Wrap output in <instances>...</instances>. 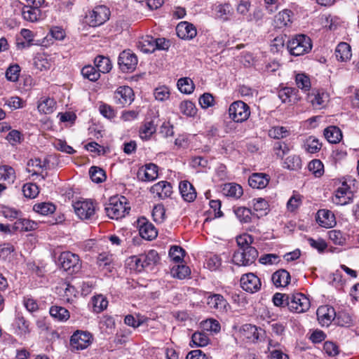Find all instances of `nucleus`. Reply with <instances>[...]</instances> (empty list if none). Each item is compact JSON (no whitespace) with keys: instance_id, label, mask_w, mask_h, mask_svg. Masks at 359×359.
<instances>
[{"instance_id":"obj_1","label":"nucleus","mask_w":359,"mask_h":359,"mask_svg":"<svg viewBox=\"0 0 359 359\" xmlns=\"http://www.w3.org/2000/svg\"><path fill=\"white\" fill-rule=\"evenodd\" d=\"M105 212L107 216L113 219H118L128 214L130 207L127 198L124 196L111 197L105 205Z\"/></svg>"},{"instance_id":"obj_2","label":"nucleus","mask_w":359,"mask_h":359,"mask_svg":"<svg viewBox=\"0 0 359 359\" xmlns=\"http://www.w3.org/2000/svg\"><path fill=\"white\" fill-rule=\"evenodd\" d=\"M312 48L310 38L304 34L295 36L287 43L290 53L295 56L302 55L309 53Z\"/></svg>"},{"instance_id":"obj_3","label":"nucleus","mask_w":359,"mask_h":359,"mask_svg":"<svg viewBox=\"0 0 359 359\" xmlns=\"http://www.w3.org/2000/svg\"><path fill=\"white\" fill-rule=\"evenodd\" d=\"M228 112L231 120L240 123L246 121L251 114L248 104L241 100L233 102L229 105Z\"/></svg>"},{"instance_id":"obj_4","label":"nucleus","mask_w":359,"mask_h":359,"mask_svg":"<svg viewBox=\"0 0 359 359\" xmlns=\"http://www.w3.org/2000/svg\"><path fill=\"white\" fill-rule=\"evenodd\" d=\"M27 4L22 10V15L24 20L32 22L41 20L43 16L40 6L43 4L44 0H26Z\"/></svg>"},{"instance_id":"obj_5","label":"nucleus","mask_w":359,"mask_h":359,"mask_svg":"<svg viewBox=\"0 0 359 359\" xmlns=\"http://www.w3.org/2000/svg\"><path fill=\"white\" fill-rule=\"evenodd\" d=\"M59 261L61 267L69 273H77L81 268L79 255L69 251L62 252Z\"/></svg>"},{"instance_id":"obj_6","label":"nucleus","mask_w":359,"mask_h":359,"mask_svg":"<svg viewBox=\"0 0 359 359\" xmlns=\"http://www.w3.org/2000/svg\"><path fill=\"white\" fill-rule=\"evenodd\" d=\"M258 257L255 248H247L245 250H236L233 255L232 261L238 266H247L255 262Z\"/></svg>"},{"instance_id":"obj_7","label":"nucleus","mask_w":359,"mask_h":359,"mask_svg":"<svg viewBox=\"0 0 359 359\" xmlns=\"http://www.w3.org/2000/svg\"><path fill=\"white\" fill-rule=\"evenodd\" d=\"M288 299L289 302L287 303V306L292 312L304 313L310 308L309 299L302 293L291 294Z\"/></svg>"},{"instance_id":"obj_8","label":"nucleus","mask_w":359,"mask_h":359,"mask_svg":"<svg viewBox=\"0 0 359 359\" xmlns=\"http://www.w3.org/2000/svg\"><path fill=\"white\" fill-rule=\"evenodd\" d=\"M137 62V55L130 50L122 51L118 56V65L123 72H133L135 70Z\"/></svg>"},{"instance_id":"obj_9","label":"nucleus","mask_w":359,"mask_h":359,"mask_svg":"<svg viewBox=\"0 0 359 359\" xmlns=\"http://www.w3.org/2000/svg\"><path fill=\"white\" fill-rule=\"evenodd\" d=\"M74 212L81 219H92L95 214V206L91 201H79L73 205Z\"/></svg>"},{"instance_id":"obj_10","label":"nucleus","mask_w":359,"mask_h":359,"mask_svg":"<svg viewBox=\"0 0 359 359\" xmlns=\"http://www.w3.org/2000/svg\"><path fill=\"white\" fill-rule=\"evenodd\" d=\"M92 335L87 331L77 330L70 339V345L73 349L83 350L91 344Z\"/></svg>"},{"instance_id":"obj_11","label":"nucleus","mask_w":359,"mask_h":359,"mask_svg":"<svg viewBox=\"0 0 359 359\" xmlns=\"http://www.w3.org/2000/svg\"><path fill=\"white\" fill-rule=\"evenodd\" d=\"M109 15L110 11L107 6H96L88 17V23L92 27L100 26L109 19Z\"/></svg>"},{"instance_id":"obj_12","label":"nucleus","mask_w":359,"mask_h":359,"mask_svg":"<svg viewBox=\"0 0 359 359\" xmlns=\"http://www.w3.org/2000/svg\"><path fill=\"white\" fill-rule=\"evenodd\" d=\"M353 196L350 187L346 182H343L335 191L332 201L337 205H345L351 201Z\"/></svg>"},{"instance_id":"obj_13","label":"nucleus","mask_w":359,"mask_h":359,"mask_svg":"<svg viewBox=\"0 0 359 359\" xmlns=\"http://www.w3.org/2000/svg\"><path fill=\"white\" fill-rule=\"evenodd\" d=\"M240 281L241 287L246 292L255 293L261 288L260 279L252 273L243 275Z\"/></svg>"},{"instance_id":"obj_14","label":"nucleus","mask_w":359,"mask_h":359,"mask_svg":"<svg viewBox=\"0 0 359 359\" xmlns=\"http://www.w3.org/2000/svg\"><path fill=\"white\" fill-rule=\"evenodd\" d=\"M133 90L129 86H120L114 93V100L116 104L125 106L130 104L133 100Z\"/></svg>"},{"instance_id":"obj_15","label":"nucleus","mask_w":359,"mask_h":359,"mask_svg":"<svg viewBox=\"0 0 359 359\" xmlns=\"http://www.w3.org/2000/svg\"><path fill=\"white\" fill-rule=\"evenodd\" d=\"M318 320L323 326H328L336 317V312L332 306L324 305L316 311Z\"/></svg>"},{"instance_id":"obj_16","label":"nucleus","mask_w":359,"mask_h":359,"mask_svg":"<svg viewBox=\"0 0 359 359\" xmlns=\"http://www.w3.org/2000/svg\"><path fill=\"white\" fill-rule=\"evenodd\" d=\"M308 98L313 107L322 109L329 101V94L323 90H313Z\"/></svg>"},{"instance_id":"obj_17","label":"nucleus","mask_w":359,"mask_h":359,"mask_svg":"<svg viewBox=\"0 0 359 359\" xmlns=\"http://www.w3.org/2000/svg\"><path fill=\"white\" fill-rule=\"evenodd\" d=\"M207 304L210 309L219 313L226 312L227 307L229 306L227 301L219 294H212L208 296Z\"/></svg>"},{"instance_id":"obj_18","label":"nucleus","mask_w":359,"mask_h":359,"mask_svg":"<svg viewBox=\"0 0 359 359\" xmlns=\"http://www.w3.org/2000/svg\"><path fill=\"white\" fill-rule=\"evenodd\" d=\"M178 37L182 39H192L197 34L196 27L188 22H181L176 27Z\"/></svg>"},{"instance_id":"obj_19","label":"nucleus","mask_w":359,"mask_h":359,"mask_svg":"<svg viewBox=\"0 0 359 359\" xmlns=\"http://www.w3.org/2000/svg\"><path fill=\"white\" fill-rule=\"evenodd\" d=\"M137 177L142 181H153L158 177V166L154 163L147 164L138 170Z\"/></svg>"},{"instance_id":"obj_20","label":"nucleus","mask_w":359,"mask_h":359,"mask_svg":"<svg viewBox=\"0 0 359 359\" xmlns=\"http://www.w3.org/2000/svg\"><path fill=\"white\" fill-rule=\"evenodd\" d=\"M150 191L154 194H156L161 199L170 196L172 192L171 184L166 181H161L154 184L151 187Z\"/></svg>"},{"instance_id":"obj_21","label":"nucleus","mask_w":359,"mask_h":359,"mask_svg":"<svg viewBox=\"0 0 359 359\" xmlns=\"http://www.w3.org/2000/svg\"><path fill=\"white\" fill-rule=\"evenodd\" d=\"M316 220L321 226L325 228H331L336 224L334 214L324 209L318 211Z\"/></svg>"},{"instance_id":"obj_22","label":"nucleus","mask_w":359,"mask_h":359,"mask_svg":"<svg viewBox=\"0 0 359 359\" xmlns=\"http://www.w3.org/2000/svg\"><path fill=\"white\" fill-rule=\"evenodd\" d=\"M179 189L182 198L187 202H192L196 198V191L194 186L188 181H182Z\"/></svg>"},{"instance_id":"obj_23","label":"nucleus","mask_w":359,"mask_h":359,"mask_svg":"<svg viewBox=\"0 0 359 359\" xmlns=\"http://www.w3.org/2000/svg\"><path fill=\"white\" fill-rule=\"evenodd\" d=\"M261 332L262 330L260 328L251 324L244 325L242 327L243 337L253 343L257 342L259 339Z\"/></svg>"},{"instance_id":"obj_24","label":"nucleus","mask_w":359,"mask_h":359,"mask_svg":"<svg viewBox=\"0 0 359 359\" xmlns=\"http://www.w3.org/2000/svg\"><path fill=\"white\" fill-rule=\"evenodd\" d=\"M222 191L226 197L235 199L241 198L243 194L242 187L236 183H227L224 184Z\"/></svg>"},{"instance_id":"obj_25","label":"nucleus","mask_w":359,"mask_h":359,"mask_svg":"<svg viewBox=\"0 0 359 359\" xmlns=\"http://www.w3.org/2000/svg\"><path fill=\"white\" fill-rule=\"evenodd\" d=\"M13 229L19 231H30L38 228V223L25 218L19 217L13 224Z\"/></svg>"},{"instance_id":"obj_26","label":"nucleus","mask_w":359,"mask_h":359,"mask_svg":"<svg viewBox=\"0 0 359 359\" xmlns=\"http://www.w3.org/2000/svg\"><path fill=\"white\" fill-rule=\"evenodd\" d=\"M268 175L263 173H253L248 180L249 185L253 189H263L269 183Z\"/></svg>"},{"instance_id":"obj_27","label":"nucleus","mask_w":359,"mask_h":359,"mask_svg":"<svg viewBox=\"0 0 359 359\" xmlns=\"http://www.w3.org/2000/svg\"><path fill=\"white\" fill-rule=\"evenodd\" d=\"M233 212L241 223H250L253 217H258L257 214L245 207H234Z\"/></svg>"},{"instance_id":"obj_28","label":"nucleus","mask_w":359,"mask_h":359,"mask_svg":"<svg viewBox=\"0 0 359 359\" xmlns=\"http://www.w3.org/2000/svg\"><path fill=\"white\" fill-rule=\"evenodd\" d=\"M293 12L289 9H284L276 15L275 23L278 28H283L292 23Z\"/></svg>"},{"instance_id":"obj_29","label":"nucleus","mask_w":359,"mask_h":359,"mask_svg":"<svg viewBox=\"0 0 359 359\" xmlns=\"http://www.w3.org/2000/svg\"><path fill=\"white\" fill-rule=\"evenodd\" d=\"M323 134L325 138L332 144H337L342 139V133L337 126H331L326 128Z\"/></svg>"},{"instance_id":"obj_30","label":"nucleus","mask_w":359,"mask_h":359,"mask_svg":"<svg viewBox=\"0 0 359 359\" xmlns=\"http://www.w3.org/2000/svg\"><path fill=\"white\" fill-rule=\"evenodd\" d=\"M272 281L276 287H285L290 281V275L285 269H280L272 275Z\"/></svg>"},{"instance_id":"obj_31","label":"nucleus","mask_w":359,"mask_h":359,"mask_svg":"<svg viewBox=\"0 0 359 359\" xmlns=\"http://www.w3.org/2000/svg\"><path fill=\"white\" fill-rule=\"evenodd\" d=\"M335 55L338 60H348L351 57V46L346 42L339 43L336 48Z\"/></svg>"},{"instance_id":"obj_32","label":"nucleus","mask_w":359,"mask_h":359,"mask_svg":"<svg viewBox=\"0 0 359 359\" xmlns=\"http://www.w3.org/2000/svg\"><path fill=\"white\" fill-rule=\"evenodd\" d=\"M140 236L147 240H152L157 236V231L155 226L150 222H143L139 229Z\"/></svg>"},{"instance_id":"obj_33","label":"nucleus","mask_w":359,"mask_h":359,"mask_svg":"<svg viewBox=\"0 0 359 359\" xmlns=\"http://www.w3.org/2000/svg\"><path fill=\"white\" fill-rule=\"evenodd\" d=\"M49 313L53 318L60 322H65L70 317L69 311L62 306H52Z\"/></svg>"},{"instance_id":"obj_34","label":"nucleus","mask_w":359,"mask_h":359,"mask_svg":"<svg viewBox=\"0 0 359 359\" xmlns=\"http://www.w3.org/2000/svg\"><path fill=\"white\" fill-rule=\"evenodd\" d=\"M16 179L15 170L8 165H0V181L12 184Z\"/></svg>"},{"instance_id":"obj_35","label":"nucleus","mask_w":359,"mask_h":359,"mask_svg":"<svg viewBox=\"0 0 359 359\" xmlns=\"http://www.w3.org/2000/svg\"><path fill=\"white\" fill-rule=\"evenodd\" d=\"M139 48L145 53H151L156 50L155 38L151 36H146L139 41Z\"/></svg>"},{"instance_id":"obj_36","label":"nucleus","mask_w":359,"mask_h":359,"mask_svg":"<svg viewBox=\"0 0 359 359\" xmlns=\"http://www.w3.org/2000/svg\"><path fill=\"white\" fill-rule=\"evenodd\" d=\"M55 107V102L53 99L48 97H43L39 100L37 108L39 112L49 114L53 112Z\"/></svg>"},{"instance_id":"obj_37","label":"nucleus","mask_w":359,"mask_h":359,"mask_svg":"<svg viewBox=\"0 0 359 359\" xmlns=\"http://www.w3.org/2000/svg\"><path fill=\"white\" fill-rule=\"evenodd\" d=\"M322 147V144L319 142L318 139L313 136H309L304 142V149L305 151L310 154H315L318 152Z\"/></svg>"},{"instance_id":"obj_38","label":"nucleus","mask_w":359,"mask_h":359,"mask_svg":"<svg viewBox=\"0 0 359 359\" xmlns=\"http://www.w3.org/2000/svg\"><path fill=\"white\" fill-rule=\"evenodd\" d=\"M94 62L99 73H107L111 69V61L107 57L99 55L95 58Z\"/></svg>"},{"instance_id":"obj_39","label":"nucleus","mask_w":359,"mask_h":359,"mask_svg":"<svg viewBox=\"0 0 359 359\" xmlns=\"http://www.w3.org/2000/svg\"><path fill=\"white\" fill-rule=\"evenodd\" d=\"M34 67L40 71L48 70L51 67V62L43 53H38L34 58Z\"/></svg>"},{"instance_id":"obj_40","label":"nucleus","mask_w":359,"mask_h":359,"mask_svg":"<svg viewBox=\"0 0 359 359\" xmlns=\"http://www.w3.org/2000/svg\"><path fill=\"white\" fill-rule=\"evenodd\" d=\"M140 257L144 268L156 264L160 259L158 252L154 250H151L146 254L140 255Z\"/></svg>"},{"instance_id":"obj_41","label":"nucleus","mask_w":359,"mask_h":359,"mask_svg":"<svg viewBox=\"0 0 359 359\" xmlns=\"http://www.w3.org/2000/svg\"><path fill=\"white\" fill-rule=\"evenodd\" d=\"M15 323L20 334L25 335L29 333V323L21 313H17Z\"/></svg>"},{"instance_id":"obj_42","label":"nucleus","mask_w":359,"mask_h":359,"mask_svg":"<svg viewBox=\"0 0 359 359\" xmlns=\"http://www.w3.org/2000/svg\"><path fill=\"white\" fill-rule=\"evenodd\" d=\"M92 304L93 311L99 313L107 309L108 301L103 295L99 294L92 298Z\"/></svg>"},{"instance_id":"obj_43","label":"nucleus","mask_w":359,"mask_h":359,"mask_svg":"<svg viewBox=\"0 0 359 359\" xmlns=\"http://www.w3.org/2000/svg\"><path fill=\"white\" fill-rule=\"evenodd\" d=\"M284 168L290 170H297L302 168V160L297 155H291L284 161Z\"/></svg>"},{"instance_id":"obj_44","label":"nucleus","mask_w":359,"mask_h":359,"mask_svg":"<svg viewBox=\"0 0 359 359\" xmlns=\"http://www.w3.org/2000/svg\"><path fill=\"white\" fill-rule=\"evenodd\" d=\"M156 132V126L153 121H147L140 129V137L142 140H149Z\"/></svg>"},{"instance_id":"obj_45","label":"nucleus","mask_w":359,"mask_h":359,"mask_svg":"<svg viewBox=\"0 0 359 359\" xmlns=\"http://www.w3.org/2000/svg\"><path fill=\"white\" fill-rule=\"evenodd\" d=\"M290 130L283 126H274L269 130V135L273 139H282L288 137Z\"/></svg>"},{"instance_id":"obj_46","label":"nucleus","mask_w":359,"mask_h":359,"mask_svg":"<svg viewBox=\"0 0 359 359\" xmlns=\"http://www.w3.org/2000/svg\"><path fill=\"white\" fill-rule=\"evenodd\" d=\"M89 175L93 182L95 183H100L106 180V174L103 169L92 166L89 170Z\"/></svg>"},{"instance_id":"obj_47","label":"nucleus","mask_w":359,"mask_h":359,"mask_svg":"<svg viewBox=\"0 0 359 359\" xmlns=\"http://www.w3.org/2000/svg\"><path fill=\"white\" fill-rule=\"evenodd\" d=\"M33 210L42 215H48L55 212V206L50 203H41L35 204Z\"/></svg>"},{"instance_id":"obj_48","label":"nucleus","mask_w":359,"mask_h":359,"mask_svg":"<svg viewBox=\"0 0 359 359\" xmlns=\"http://www.w3.org/2000/svg\"><path fill=\"white\" fill-rule=\"evenodd\" d=\"M81 74L90 81H96L100 77L99 72L91 65L83 67L81 69Z\"/></svg>"},{"instance_id":"obj_49","label":"nucleus","mask_w":359,"mask_h":359,"mask_svg":"<svg viewBox=\"0 0 359 359\" xmlns=\"http://www.w3.org/2000/svg\"><path fill=\"white\" fill-rule=\"evenodd\" d=\"M177 86L180 92L186 94L191 93L194 90V85L189 78H181L177 81Z\"/></svg>"},{"instance_id":"obj_50","label":"nucleus","mask_w":359,"mask_h":359,"mask_svg":"<svg viewBox=\"0 0 359 359\" xmlns=\"http://www.w3.org/2000/svg\"><path fill=\"white\" fill-rule=\"evenodd\" d=\"M191 341L198 347H202L208 345L210 339L206 333L203 332H196L192 334Z\"/></svg>"},{"instance_id":"obj_51","label":"nucleus","mask_w":359,"mask_h":359,"mask_svg":"<svg viewBox=\"0 0 359 359\" xmlns=\"http://www.w3.org/2000/svg\"><path fill=\"white\" fill-rule=\"evenodd\" d=\"M180 109L182 114L187 116H194L197 111L194 104L189 100L182 101L180 104Z\"/></svg>"},{"instance_id":"obj_52","label":"nucleus","mask_w":359,"mask_h":359,"mask_svg":"<svg viewBox=\"0 0 359 359\" xmlns=\"http://www.w3.org/2000/svg\"><path fill=\"white\" fill-rule=\"evenodd\" d=\"M217 17L224 21L228 20V15L231 14V6L230 4L225 3L216 6Z\"/></svg>"},{"instance_id":"obj_53","label":"nucleus","mask_w":359,"mask_h":359,"mask_svg":"<svg viewBox=\"0 0 359 359\" xmlns=\"http://www.w3.org/2000/svg\"><path fill=\"white\" fill-rule=\"evenodd\" d=\"M309 171H311L316 177H321L324 173V165L318 159L312 160L308 165Z\"/></svg>"},{"instance_id":"obj_54","label":"nucleus","mask_w":359,"mask_h":359,"mask_svg":"<svg viewBox=\"0 0 359 359\" xmlns=\"http://www.w3.org/2000/svg\"><path fill=\"white\" fill-rule=\"evenodd\" d=\"M290 149L289 144L285 142H277L273 146L276 156L281 159L290 151Z\"/></svg>"},{"instance_id":"obj_55","label":"nucleus","mask_w":359,"mask_h":359,"mask_svg":"<svg viewBox=\"0 0 359 359\" xmlns=\"http://www.w3.org/2000/svg\"><path fill=\"white\" fill-rule=\"evenodd\" d=\"M295 81L297 87L302 90L308 91L311 88V81L309 76L304 74H297Z\"/></svg>"},{"instance_id":"obj_56","label":"nucleus","mask_w":359,"mask_h":359,"mask_svg":"<svg viewBox=\"0 0 359 359\" xmlns=\"http://www.w3.org/2000/svg\"><path fill=\"white\" fill-rule=\"evenodd\" d=\"M22 192L26 198H34L37 196L39 191L36 184L27 183L22 187Z\"/></svg>"},{"instance_id":"obj_57","label":"nucleus","mask_w":359,"mask_h":359,"mask_svg":"<svg viewBox=\"0 0 359 359\" xmlns=\"http://www.w3.org/2000/svg\"><path fill=\"white\" fill-rule=\"evenodd\" d=\"M20 72V67L18 65H10L6 72L7 80L11 82H16L19 79Z\"/></svg>"},{"instance_id":"obj_58","label":"nucleus","mask_w":359,"mask_h":359,"mask_svg":"<svg viewBox=\"0 0 359 359\" xmlns=\"http://www.w3.org/2000/svg\"><path fill=\"white\" fill-rule=\"evenodd\" d=\"M172 273L174 277L179 279H184L189 276L191 273V270L189 266L185 265H177L172 269Z\"/></svg>"},{"instance_id":"obj_59","label":"nucleus","mask_w":359,"mask_h":359,"mask_svg":"<svg viewBox=\"0 0 359 359\" xmlns=\"http://www.w3.org/2000/svg\"><path fill=\"white\" fill-rule=\"evenodd\" d=\"M328 236L334 245H343L346 242L345 236L339 230L334 229L330 231Z\"/></svg>"},{"instance_id":"obj_60","label":"nucleus","mask_w":359,"mask_h":359,"mask_svg":"<svg viewBox=\"0 0 359 359\" xmlns=\"http://www.w3.org/2000/svg\"><path fill=\"white\" fill-rule=\"evenodd\" d=\"M154 95L156 100L161 102L165 101L170 97V89L165 86H159L154 90Z\"/></svg>"},{"instance_id":"obj_61","label":"nucleus","mask_w":359,"mask_h":359,"mask_svg":"<svg viewBox=\"0 0 359 359\" xmlns=\"http://www.w3.org/2000/svg\"><path fill=\"white\" fill-rule=\"evenodd\" d=\"M279 344L278 343L273 344L272 341H270L269 343V350L270 351V358L271 359H289L288 355L283 353L281 350L279 349H273L271 350V348H276L278 346Z\"/></svg>"},{"instance_id":"obj_62","label":"nucleus","mask_w":359,"mask_h":359,"mask_svg":"<svg viewBox=\"0 0 359 359\" xmlns=\"http://www.w3.org/2000/svg\"><path fill=\"white\" fill-rule=\"evenodd\" d=\"M185 251L180 246L173 245L169 251V256L175 262L182 261L184 257Z\"/></svg>"},{"instance_id":"obj_63","label":"nucleus","mask_w":359,"mask_h":359,"mask_svg":"<svg viewBox=\"0 0 359 359\" xmlns=\"http://www.w3.org/2000/svg\"><path fill=\"white\" fill-rule=\"evenodd\" d=\"M236 242L239 247L238 250H245L247 248H253L250 245L252 242V237L249 234L245 233L238 236Z\"/></svg>"},{"instance_id":"obj_64","label":"nucleus","mask_w":359,"mask_h":359,"mask_svg":"<svg viewBox=\"0 0 359 359\" xmlns=\"http://www.w3.org/2000/svg\"><path fill=\"white\" fill-rule=\"evenodd\" d=\"M337 324L341 327H350L353 325L352 316L346 312H340L337 317Z\"/></svg>"}]
</instances>
